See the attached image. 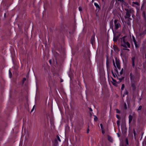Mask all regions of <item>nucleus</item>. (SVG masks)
<instances>
[{"label": "nucleus", "mask_w": 146, "mask_h": 146, "mask_svg": "<svg viewBox=\"0 0 146 146\" xmlns=\"http://www.w3.org/2000/svg\"><path fill=\"white\" fill-rule=\"evenodd\" d=\"M49 62L50 64H52V60L51 59L49 60Z\"/></svg>", "instance_id": "43"}, {"label": "nucleus", "mask_w": 146, "mask_h": 146, "mask_svg": "<svg viewBox=\"0 0 146 146\" xmlns=\"http://www.w3.org/2000/svg\"><path fill=\"white\" fill-rule=\"evenodd\" d=\"M125 87V85L124 84H123L122 85L121 87V90H123Z\"/></svg>", "instance_id": "30"}, {"label": "nucleus", "mask_w": 146, "mask_h": 146, "mask_svg": "<svg viewBox=\"0 0 146 146\" xmlns=\"http://www.w3.org/2000/svg\"><path fill=\"white\" fill-rule=\"evenodd\" d=\"M102 2H104L105 0H102Z\"/></svg>", "instance_id": "57"}, {"label": "nucleus", "mask_w": 146, "mask_h": 146, "mask_svg": "<svg viewBox=\"0 0 146 146\" xmlns=\"http://www.w3.org/2000/svg\"><path fill=\"white\" fill-rule=\"evenodd\" d=\"M116 112L117 113H120V111H119V110L118 109H116Z\"/></svg>", "instance_id": "38"}, {"label": "nucleus", "mask_w": 146, "mask_h": 146, "mask_svg": "<svg viewBox=\"0 0 146 146\" xmlns=\"http://www.w3.org/2000/svg\"><path fill=\"white\" fill-rule=\"evenodd\" d=\"M111 28L112 30H113V24L112 25ZM113 35H114V37L113 38V40L114 42H116L117 39H118V38H119L120 36L121 35V34H119L118 35H115V33L114 31L113 30Z\"/></svg>", "instance_id": "3"}, {"label": "nucleus", "mask_w": 146, "mask_h": 146, "mask_svg": "<svg viewBox=\"0 0 146 146\" xmlns=\"http://www.w3.org/2000/svg\"><path fill=\"white\" fill-rule=\"evenodd\" d=\"M36 105H34V106H33V109H32V110H31V112H32V111H33L34 109L35 108H36Z\"/></svg>", "instance_id": "37"}, {"label": "nucleus", "mask_w": 146, "mask_h": 146, "mask_svg": "<svg viewBox=\"0 0 146 146\" xmlns=\"http://www.w3.org/2000/svg\"><path fill=\"white\" fill-rule=\"evenodd\" d=\"M121 0H117L118 1H120Z\"/></svg>", "instance_id": "58"}, {"label": "nucleus", "mask_w": 146, "mask_h": 146, "mask_svg": "<svg viewBox=\"0 0 146 146\" xmlns=\"http://www.w3.org/2000/svg\"><path fill=\"white\" fill-rule=\"evenodd\" d=\"M124 72V69L123 68H122L121 71L120 72V74H119V76H120V75H121L123 74Z\"/></svg>", "instance_id": "20"}, {"label": "nucleus", "mask_w": 146, "mask_h": 146, "mask_svg": "<svg viewBox=\"0 0 146 146\" xmlns=\"http://www.w3.org/2000/svg\"><path fill=\"white\" fill-rule=\"evenodd\" d=\"M123 5L126 7L124 8L125 10V9H127L129 10H130L131 9H133V8H131V7L127 3L125 2L123 4Z\"/></svg>", "instance_id": "6"}, {"label": "nucleus", "mask_w": 146, "mask_h": 146, "mask_svg": "<svg viewBox=\"0 0 146 146\" xmlns=\"http://www.w3.org/2000/svg\"><path fill=\"white\" fill-rule=\"evenodd\" d=\"M58 142L57 140L56 139H55L54 141V145L55 146L57 145L58 144Z\"/></svg>", "instance_id": "21"}, {"label": "nucleus", "mask_w": 146, "mask_h": 146, "mask_svg": "<svg viewBox=\"0 0 146 146\" xmlns=\"http://www.w3.org/2000/svg\"><path fill=\"white\" fill-rule=\"evenodd\" d=\"M26 80V78H23V81H22V83H23V84L24 83L25 81Z\"/></svg>", "instance_id": "31"}, {"label": "nucleus", "mask_w": 146, "mask_h": 146, "mask_svg": "<svg viewBox=\"0 0 146 146\" xmlns=\"http://www.w3.org/2000/svg\"><path fill=\"white\" fill-rule=\"evenodd\" d=\"M123 96L124 97V94L123 95Z\"/></svg>", "instance_id": "62"}, {"label": "nucleus", "mask_w": 146, "mask_h": 146, "mask_svg": "<svg viewBox=\"0 0 146 146\" xmlns=\"http://www.w3.org/2000/svg\"><path fill=\"white\" fill-rule=\"evenodd\" d=\"M111 72H112V75H113V77H114V78H115L116 76V75H117L115 74L113 72V70H111Z\"/></svg>", "instance_id": "27"}, {"label": "nucleus", "mask_w": 146, "mask_h": 146, "mask_svg": "<svg viewBox=\"0 0 146 146\" xmlns=\"http://www.w3.org/2000/svg\"><path fill=\"white\" fill-rule=\"evenodd\" d=\"M90 114L91 115H92V113H90Z\"/></svg>", "instance_id": "59"}, {"label": "nucleus", "mask_w": 146, "mask_h": 146, "mask_svg": "<svg viewBox=\"0 0 146 146\" xmlns=\"http://www.w3.org/2000/svg\"><path fill=\"white\" fill-rule=\"evenodd\" d=\"M113 64L115 63L114 62V60L113 59Z\"/></svg>", "instance_id": "52"}, {"label": "nucleus", "mask_w": 146, "mask_h": 146, "mask_svg": "<svg viewBox=\"0 0 146 146\" xmlns=\"http://www.w3.org/2000/svg\"><path fill=\"white\" fill-rule=\"evenodd\" d=\"M131 61L132 62V66L133 68L135 66V56L132 57L131 58Z\"/></svg>", "instance_id": "10"}, {"label": "nucleus", "mask_w": 146, "mask_h": 146, "mask_svg": "<svg viewBox=\"0 0 146 146\" xmlns=\"http://www.w3.org/2000/svg\"><path fill=\"white\" fill-rule=\"evenodd\" d=\"M94 0H92V2H93V1H94Z\"/></svg>", "instance_id": "60"}, {"label": "nucleus", "mask_w": 146, "mask_h": 146, "mask_svg": "<svg viewBox=\"0 0 146 146\" xmlns=\"http://www.w3.org/2000/svg\"><path fill=\"white\" fill-rule=\"evenodd\" d=\"M115 72L117 74V76H119V72H118V71L117 69L116 68H115Z\"/></svg>", "instance_id": "23"}, {"label": "nucleus", "mask_w": 146, "mask_h": 146, "mask_svg": "<svg viewBox=\"0 0 146 146\" xmlns=\"http://www.w3.org/2000/svg\"><path fill=\"white\" fill-rule=\"evenodd\" d=\"M125 142L127 145H128V141L127 138L125 139Z\"/></svg>", "instance_id": "36"}, {"label": "nucleus", "mask_w": 146, "mask_h": 146, "mask_svg": "<svg viewBox=\"0 0 146 146\" xmlns=\"http://www.w3.org/2000/svg\"><path fill=\"white\" fill-rule=\"evenodd\" d=\"M117 134H118V137H119L120 136V135H119V134L118 133H117Z\"/></svg>", "instance_id": "53"}, {"label": "nucleus", "mask_w": 146, "mask_h": 146, "mask_svg": "<svg viewBox=\"0 0 146 146\" xmlns=\"http://www.w3.org/2000/svg\"><path fill=\"white\" fill-rule=\"evenodd\" d=\"M12 73L11 72L10 70H9V76L10 78H11L12 77Z\"/></svg>", "instance_id": "32"}, {"label": "nucleus", "mask_w": 146, "mask_h": 146, "mask_svg": "<svg viewBox=\"0 0 146 146\" xmlns=\"http://www.w3.org/2000/svg\"><path fill=\"white\" fill-rule=\"evenodd\" d=\"M79 9L80 11H82V8L81 7H79Z\"/></svg>", "instance_id": "45"}, {"label": "nucleus", "mask_w": 146, "mask_h": 146, "mask_svg": "<svg viewBox=\"0 0 146 146\" xmlns=\"http://www.w3.org/2000/svg\"><path fill=\"white\" fill-rule=\"evenodd\" d=\"M89 109V110H90V111H92V109H91V108H88Z\"/></svg>", "instance_id": "46"}, {"label": "nucleus", "mask_w": 146, "mask_h": 146, "mask_svg": "<svg viewBox=\"0 0 146 146\" xmlns=\"http://www.w3.org/2000/svg\"><path fill=\"white\" fill-rule=\"evenodd\" d=\"M94 120L95 121H97L98 120V118L97 117H96L95 115H94Z\"/></svg>", "instance_id": "33"}, {"label": "nucleus", "mask_w": 146, "mask_h": 146, "mask_svg": "<svg viewBox=\"0 0 146 146\" xmlns=\"http://www.w3.org/2000/svg\"><path fill=\"white\" fill-rule=\"evenodd\" d=\"M57 139H58V140L60 142L61 141L60 139V138L59 137L58 135H57Z\"/></svg>", "instance_id": "39"}, {"label": "nucleus", "mask_w": 146, "mask_h": 146, "mask_svg": "<svg viewBox=\"0 0 146 146\" xmlns=\"http://www.w3.org/2000/svg\"><path fill=\"white\" fill-rule=\"evenodd\" d=\"M116 117H117V118L119 119H120V117L119 116V115H116Z\"/></svg>", "instance_id": "40"}, {"label": "nucleus", "mask_w": 146, "mask_h": 146, "mask_svg": "<svg viewBox=\"0 0 146 146\" xmlns=\"http://www.w3.org/2000/svg\"><path fill=\"white\" fill-rule=\"evenodd\" d=\"M132 6H134V5H132Z\"/></svg>", "instance_id": "61"}, {"label": "nucleus", "mask_w": 146, "mask_h": 146, "mask_svg": "<svg viewBox=\"0 0 146 146\" xmlns=\"http://www.w3.org/2000/svg\"><path fill=\"white\" fill-rule=\"evenodd\" d=\"M127 25L128 26H130L131 25V23L129 20H128L127 21Z\"/></svg>", "instance_id": "28"}, {"label": "nucleus", "mask_w": 146, "mask_h": 146, "mask_svg": "<svg viewBox=\"0 0 146 146\" xmlns=\"http://www.w3.org/2000/svg\"><path fill=\"white\" fill-rule=\"evenodd\" d=\"M146 34V29L143 31L142 32L140 33L139 35L141 36H143Z\"/></svg>", "instance_id": "12"}, {"label": "nucleus", "mask_w": 146, "mask_h": 146, "mask_svg": "<svg viewBox=\"0 0 146 146\" xmlns=\"http://www.w3.org/2000/svg\"><path fill=\"white\" fill-rule=\"evenodd\" d=\"M142 15L144 19L145 20V22L146 21V12L145 11H143L142 12Z\"/></svg>", "instance_id": "11"}, {"label": "nucleus", "mask_w": 146, "mask_h": 146, "mask_svg": "<svg viewBox=\"0 0 146 146\" xmlns=\"http://www.w3.org/2000/svg\"><path fill=\"white\" fill-rule=\"evenodd\" d=\"M107 137H108V141H110L111 142H112V141H113V140H112V139L111 137H110V136H109V135H108Z\"/></svg>", "instance_id": "18"}, {"label": "nucleus", "mask_w": 146, "mask_h": 146, "mask_svg": "<svg viewBox=\"0 0 146 146\" xmlns=\"http://www.w3.org/2000/svg\"><path fill=\"white\" fill-rule=\"evenodd\" d=\"M115 63L117 67L119 69H120V61L119 59H117V58H115Z\"/></svg>", "instance_id": "5"}, {"label": "nucleus", "mask_w": 146, "mask_h": 146, "mask_svg": "<svg viewBox=\"0 0 146 146\" xmlns=\"http://www.w3.org/2000/svg\"><path fill=\"white\" fill-rule=\"evenodd\" d=\"M96 16L98 17H99V16L97 14H96Z\"/></svg>", "instance_id": "55"}, {"label": "nucleus", "mask_w": 146, "mask_h": 146, "mask_svg": "<svg viewBox=\"0 0 146 146\" xmlns=\"http://www.w3.org/2000/svg\"><path fill=\"white\" fill-rule=\"evenodd\" d=\"M133 116L131 115H130L129 116V123H131L132 121Z\"/></svg>", "instance_id": "15"}, {"label": "nucleus", "mask_w": 146, "mask_h": 146, "mask_svg": "<svg viewBox=\"0 0 146 146\" xmlns=\"http://www.w3.org/2000/svg\"><path fill=\"white\" fill-rule=\"evenodd\" d=\"M130 77L131 82H132V81H133L134 79V77L133 75H132L131 73H130Z\"/></svg>", "instance_id": "14"}, {"label": "nucleus", "mask_w": 146, "mask_h": 146, "mask_svg": "<svg viewBox=\"0 0 146 146\" xmlns=\"http://www.w3.org/2000/svg\"><path fill=\"white\" fill-rule=\"evenodd\" d=\"M89 129L88 128V129L87 131V133H89Z\"/></svg>", "instance_id": "51"}, {"label": "nucleus", "mask_w": 146, "mask_h": 146, "mask_svg": "<svg viewBox=\"0 0 146 146\" xmlns=\"http://www.w3.org/2000/svg\"><path fill=\"white\" fill-rule=\"evenodd\" d=\"M124 109H125V110H127V105L125 103L124 104Z\"/></svg>", "instance_id": "24"}, {"label": "nucleus", "mask_w": 146, "mask_h": 146, "mask_svg": "<svg viewBox=\"0 0 146 146\" xmlns=\"http://www.w3.org/2000/svg\"><path fill=\"white\" fill-rule=\"evenodd\" d=\"M134 136H135V134H136V133H135V131L134 129Z\"/></svg>", "instance_id": "48"}, {"label": "nucleus", "mask_w": 146, "mask_h": 146, "mask_svg": "<svg viewBox=\"0 0 146 146\" xmlns=\"http://www.w3.org/2000/svg\"><path fill=\"white\" fill-rule=\"evenodd\" d=\"M136 48L138 49L139 47V45L137 44V42H134Z\"/></svg>", "instance_id": "19"}, {"label": "nucleus", "mask_w": 146, "mask_h": 146, "mask_svg": "<svg viewBox=\"0 0 146 146\" xmlns=\"http://www.w3.org/2000/svg\"><path fill=\"white\" fill-rule=\"evenodd\" d=\"M114 2V0H112L111 2V5L112 4V6H113Z\"/></svg>", "instance_id": "34"}, {"label": "nucleus", "mask_w": 146, "mask_h": 146, "mask_svg": "<svg viewBox=\"0 0 146 146\" xmlns=\"http://www.w3.org/2000/svg\"><path fill=\"white\" fill-rule=\"evenodd\" d=\"M121 82V81H119H119H118V82H117V84H119V83H120V82Z\"/></svg>", "instance_id": "50"}, {"label": "nucleus", "mask_w": 146, "mask_h": 146, "mask_svg": "<svg viewBox=\"0 0 146 146\" xmlns=\"http://www.w3.org/2000/svg\"><path fill=\"white\" fill-rule=\"evenodd\" d=\"M133 3L138 6H139L140 5L139 3L137 2H133Z\"/></svg>", "instance_id": "22"}, {"label": "nucleus", "mask_w": 146, "mask_h": 146, "mask_svg": "<svg viewBox=\"0 0 146 146\" xmlns=\"http://www.w3.org/2000/svg\"><path fill=\"white\" fill-rule=\"evenodd\" d=\"M123 50H127V51H129V49L128 48H123Z\"/></svg>", "instance_id": "42"}, {"label": "nucleus", "mask_w": 146, "mask_h": 146, "mask_svg": "<svg viewBox=\"0 0 146 146\" xmlns=\"http://www.w3.org/2000/svg\"><path fill=\"white\" fill-rule=\"evenodd\" d=\"M117 124L118 127H119L120 126V121L119 120L117 121Z\"/></svg>", "instance_id": "25"}, {"label": "nucleus", "mask_w": 146, "mask_h": 146, "mask_svg": "<svg viewBox=\"0 0 146 146\" xmlns=\"http://www.w3.org/2000/svg\"><path fill=\"white\" fill-rule=\"evenodd\" d=\"M126 37V36H124L122 38H121V45L125 48H127V45L128 48H130V44L128 42L126 41L125 40Z\"/></svg>", "instance_id": "2"}, {"label": "nucleus", "mask_w": 146, "mask_h": 146, "mask_svg": "<svg viewBox=\"0 0 146 146\" xmlns=\"http://www.w3.org/2000/svg\"><path fill=\"white\" fill-rule=\"evenodd\" d=\"M106 67L107 68V70L108 71H109L110 70V62L109 61V60L108 58H107L106 59Z\"/></svg>", "instance_id": "7"}, {"label": "nucleus", "mask_w": 146, "mask_h": 146, "mask_svg": "<svg viewBox=\"0 0 146 146\" xmlns=\"http://www.w3.org/2000/svg\"><path fill=\"white\" fill-rule=\"evenodd\" d=\"M63 82V80H61V82Z\"/></svg>", "instance_id": "56"}, {"label": "nucleus", "mask_w": 146, "mask_h": 146, "mask_svg": "<svg viewBox=\"0 0 146 146\" xmlns=\"http://www.w3.org/2000/svg\"><path fill=\"white\" fill-rule=\"evenodd\" d=\"M115 29L117 30L119 26H120V25L119 23V21L117 19H115L114 21Z\"/></svg>", "instance_id": "4"}, {"label": "nucleus", "mask_w": 146, "mask_h": 146, "mask_svg": "<svg viewBox=\"0 0 146 146\" xmlns=\"http://www.w3.org/2000/svg\"><path fill=\"white\" fill-rule=\"evenodd\" d=\"M145 59H146V52L145 54Z\"/></svg>", "instance_id": "54"}, {"label": "nucleus", "mask_w": 146, "mask_h": 146, "mask_svg": "<svg viewBox=\"0 0 146 146\" xmlns=\"http://www.w3.org/2000/svg\"><path fill=\"white\" fill-rule=\"evenodd\" d=\"M132 37L133 40V42H137L136 40L135 39V37L134 36H133Z\"/></svg>", "instance_id": "26"}, {"label": "nucleus", "mask_w": 146, "mask_h": 146, "mask_svg": "<svg viewBox=\"0 0 146 146\" xmlns=\"http://www.w3.org/2000/svg\"><path fill=\"white\" fill-rule=\"evenodd\" d=\"M131 86L132 87V89L134 90L136 88L135 84L134 82H132L131 84Z\"/></svg>", "instance_id": "13"}, {"label": "nucleus", "mask_w": 146, "mask_h": 146, "mask_svg": "<svg viewBox=\"0 0 146 146\" xmlns=\"http://www.w3.org/2000/svg\"><path fill=\"white\" fill-rule=\"evenodd\" d=\"M115 50H117V51L119 50V48L117 47H116V48L115 49Z\"/></svg>", "instance_id": "47"}, {"label": "nucleus", "mask_w": 146, "mask_h": 146, "mask_svg": "<svg viewBox=\"0 0 146 146\" xmlns=\"http://www.w3.org/2000/svg\"><path fill=\"white\" fill-rule=\"evenodd\" d=\"M111 79L113 81L111 82V83L112 84L115 86H117V82L116 80L114 79L113 78H111Z\"/></svg>", "instance_id": "8"}, {"label": "nucleus", "mask_w": 146, "mask_h": 146, "mask_svg": "<svg viewBox=\"0 0 146 146\" xmlns=\"http://www.w3.org/2000/svg\"><path fill=\"white\" fill-rule=\"evenodd\" d=\"M100 126L102 130H104V128L103 127V125L101 123L100 124Z\"/></svg>", "instance_id": "35"}, {"label": "nucleus", "mask_w": 146, "mask_h": 146, "mask_svg": "<svg viewBox=\"0 0 146 146\" xmlns=\"http://www.w3.org/2000/svg\"><path fill=\"white\" fill-rule=\"evenodd\" d=\"M94 5L96 8H98L99 10H100L101 8L98 3H94Z\"/></svg>", "instance_id": "16"}, {"label": "nucleus", "mask_w": 146, "mask_h": 146, "mask_svg": "<svg viewBox=\"0 0 146 146\" xmlns=\"http://www.w3.org/2000/svg\"><path fill=\"white\" fill-rule=\"evenodd\" d=\"M125 10L126 11L125 13V15L124 16L125 19H128V20L130 21L131 19L130 18L131 16V14H133L134 11L133 9H131L130 10H128L127 9H125Z\"/></svg>", "instance_id": "1"}, {"label": "nucleus", "mask_w": 146, "mask_h": 146, "mask_svg": "<svg viewBox=\"0 0 146 146\" xmlns=\"http://www.w3.org/2000/svg\"><path fill=\"white\" fill-rule=\"evenodd\" d=\"M90 41L92 45L95 42V35H93L91 37Z\"/></svg>", "instance_id": "9"}, {"label": "nucleus", "mask_w": 146, "mask_h": 146, "mask_svg": "<svg viewBox=\"0 0 146 146\" xmlns=\"http://www.w3.org/2000/svg\"><path fill=\"white\" fill-rule=\"evenodd\" d=\"M102 133L103 134H104L105 133V131L104 130H102Z\"/></svg>", "instance_id": "44"}, {"label": "nucleus", "mask_w": 146, "mask_h": 146, "mask_svg": "<svg viewBox=\"0 0 146 146\" xmlns=\"http://www.w3.org/2000/svg\"><path fill=\"white\" fill-rule=\"evenodd\" d=\"M142 106H140L138 108L137 111L140 110L142 108Z\"/></svg>", "instance_id": "29"}, {"label": "nucleus", "mask_w": 146, "mask_h": 146, "mask_svg": "<svg viewBox=\"0 0 146 146\" xmlns=\"http://www.w3.org/2000/svg\"><path fill=\"white\" fill-rule=\"evenodd\" d=\"M113 65L115 68H116L115 63L113 64Z\"/></svg>", "instance_id": "49"}, {"label": "nucleus", "mask_w": 146, "mask_h": 146, "mask_svg": "<svg viewBox=\"0 0 146 146\" xmlns=\"http://www.w3.org/2000/svg\"><path fill=\"white\" fill-rule=\"evenodd\" d=\"M120 1L122 2L123 5L125 3V2L124 1V0H121Z\"/></svg>", "instance_id": "41"}, {"label": "nucleus", "mask_w": 146, "mask_h": 146, "mask_svg": "<svg viewBox=\"0 0 146 146\" xmlns=\"http://www.w3.org/2000/svg\"><path fill=\"white\" fill-rule=\"evenodd\" d=\"M116 76L117 77V79H118L119 80V81H121V82L122 80H123L124 78V77H121V78H119L118 77V76H117V75H116Z\"/></svg>", "instance_id": "17"}]
</instances>
